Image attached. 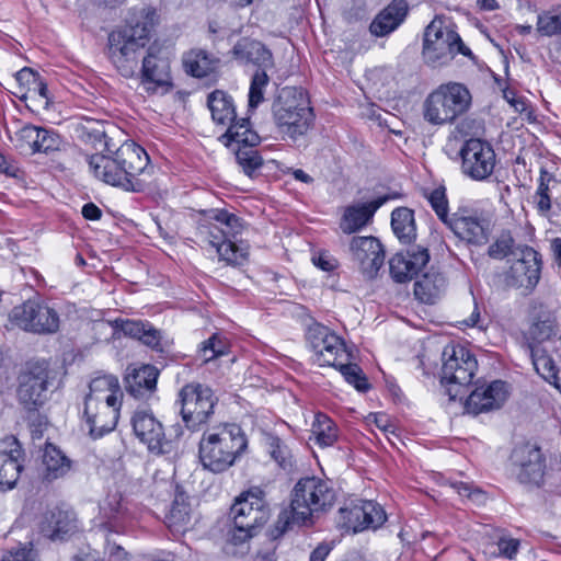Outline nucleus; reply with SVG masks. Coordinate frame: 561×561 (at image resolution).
<instances>
[{"mask_svg": "<svg viewBox=\"0 0 561 561\" xmlns=\"http://www.w3.org/2000/svg\"><path fill=\"white\" fill-rule=\"evenodd\" d=\"M537 30L546 36H557L554 46L561 56V10L539 15Z\"/></svg>", "mask_w": 561, "mask_h": 561, "instance_id": "48", "label": "nucleus"}, {"mask_svg": "<svg viewBox=\"0 0 561 561\" xmlns=\"http://www.w3.org/2000/svg\"><path fill=\"white\" fill-rule=\"evenodd\" d=\"M519 548V540L511 537H501L497 541L499 554L513 559Z\"/></svg>", "mask_w": 561, "mask_h": 561, "instance_id": "54", "label": "nucleus"}, {"mask_svg": "<svg viewBox=\"0 0 561 561\" xmlns=\"http://www.w3.org/2000/svg\"><path fill=\"white\" fill-rule=\"evenodd\" d=\"M78 137L85 144L92 145L95 149L105 147L106 133L101 123H90L81 125L77 128Z\"/></svg>", "mask_w": 561, "mask_h": 561, "instance_id": "51", "label": "nucleus"}, {"mask_svg": "<svg viewBox=\"0 0 561 561\" xmlns=\"http://www.w3.org/2000/svg\"><path fill=\"white\" fill-rule=\"evenodd\" d=\"M424 197L430 203L438 219L447 226L450 221L451 215L449 214L446 188L444 186H438L430 192H424Z\"/></svg>", "mask_w": 561, "mask_h": 561, "instance_id": "50", "label": "nucleus"}, {"mask_svg": "<svg viewBox=\"0 0 561 561\" xmlns=\"http://www.w3.org/2000/svg\"><path fill=\"white\" fill-rule=\"evenodd\" d=\"M236 160L243 173L251 179L260 175L263 167V159L253 147L239 148L236 152Z\"/></svg>", "mask_w": 561, "mask_h": 561, "instance_id": "47", "label": "nucleus"}, {"mask_svg": "<svg viewBox=\"0 0 561 561\" xmlns=\"http://www.w3.org/2000/svg\"><path fill=\"white\" fill-rule=\"evenodd\" d=\"M28 93H32L34 96L37 95L42 99L45 105H48V89L47 84L39 77L35 83L27 90Z\"/></svg>", "mask_w": 561, "mask_h": 561, "instance_id": "60", "label": "nucleus"}, {"mask_svg": "<svg viewBox=\"0 0 561 561\" xmlns=\"http://www.w3.org/2000/svg\"><path fill=\"white\" fill-rule=\"evenodd\" d=\"M409 5L405 0H392L382 9L369 25L370 33L383 37L394 32L405 20Z\"/></svg>", "mask_w": 561, "mask_h": 561, "instance_id": "30", "label": "nucleus"}, {"mask_svg": "<svg viewBox=\"0 0 561 561\" xmlns=\"http://www.w3.org/2000/svg\"><path fill=\"white\" fill-rule=\"evenodd\" d=\"M156 23V10L141 8L134 12L127 25L110 33L107 56L122 77H137L142 50Z\"/></svg>", "mask_w": 561, "mask_h": 561, "instance_id": "1", "label": "nucleus"}, {"mask_svg": "<svg viewBox=\"0 0 561 561\" xmlns=\"http://www.w3.org/2000/svg\"><path fill=\"white\" fill-rule=\"evenodd\" d=\"M24 451L14 436L0 440V491L15 486L23 469Z\"/></svg>", "mask_w": 561, "mask_h": 561, "instance_id": "23", "label": "nucleus"}, {"mask_svg": "<svg viewBox=\"0 0 561 561\" xmlns=\"http://www.w3.org/2000/svg\"><path fill=\"white\" fill-rule=\"evenodd\" d=\"M313 264L325 272H331L336 267V260L327 253H319L312 257Z\"/></svg>", "mask_w": 561, "mask_h": 561, "instance_id": "58", "label": "nucleus"}, {"mask_svg": "<svg viewBox=\"0 0 561 561\" xmlns=\"http://www.w3.org/2000/svg\"><path fill=\"white\" fill-rule=\"evenodd\" d=\"M49 370L44 363L30 366L28 370L21 375L18 398L27 410H36L42 405L47 396Z\"/></svg>", "mask_w": 561, "mask_h": 561, "instance_id": "20", "label": "nucleus"}, {"mask_svg": "<svg viewBox=\"0 0 561 561\" xmlns=\"http://www.w3.org/2000/svg\"><path fill=\"white\" fill-rule=\"evenodd\" d=\"M462 324L470 327V328H477L480 331H484L486 329L485 318L481 317V311L477 305H474V308H473L470 317L462 320Z\"/></svg>", "mask_w": 561, "mask_h": 561, "instance_id": "56", "label": "nucleus"}, {"mask_svg": "<svg viewBox=\"0 0 561 561\" xmlns=\"http://www.w3.org/2000/svg\"><path fill=\"white\" fill-rule=\"evenodd\" d=\"M207 105L213 121L218 125H230L237 118L231 96L221 90H215L208 95Z\"/></svg>", "mask_w": 561, "mask_h": 561, "instance_id": "36", "label": "nucleus"}, {"mask_svg": "<svg viewBox=\"0 0 561 561\" xmlns=\"http://www.w3.org/2000/svg\"><path fill=\"white\" fill-rule=\"evenodd\" d=\"M335 492L329 483L317 477L300 479L291 491V522L306 525L312 515L333 505Z\"/></svg>", "mask_w": 561, "mask_h": 561, "instance_id": "8", "label": "nucleus"}, {"mask_svg": "<svg viewBox=\"0 0 561 561\" xmlns=\"http://www.w3.org/2000/svg\"><path fill=\"white\" fill-rule=\"evenodd\" d=\"M387 519L385 510L374 501L357 500L337 512L336 524L340 528L354 534L377 529Z\"/></svg>", "mask_w": 561, "mask_h": 561, "instance_id": "16", "label": "nucleus"}, {"mask_svg": "<svg viewBox=\"0 0 561 561\" xmlns=\"http://www.w3.org/2000/svg\"><path fill=\"white\" fill-rule=\"evenodd\" d=\"M191 522L192 508L188 497L183 493H178L165 516V524L174 533H185L191 527Z\"/></svg>", "mask_w": 561, "mask_h": 561, "instance_id": "37", "label": "nucleus"}, {"mask_svg": "<svg viewBox=\"0 0 561 561\" xmlns=\"http://www.w3.org/2000/svg\"><path fill=\"white\" fill-rule=\"evenodd\" d=\"M268 83L266 70H256L249 90V107L256 108L264 100V89Z\"/></svg>", "mask_w": 561, "mask_h": 561, "instance_id": "53", "label": "nucleus"}, {"mask_svg": "<svg viewBox=\"0 0 561 561\" xmlns=\"http://www.w3.org/2000/svg\"><path fill=\"white\" fill-rule=\"evenodd\" d=\"M248 439L237 424H225L204 432L199 442L203 467L214 473L228 470L245 453Z\"/></svg>", "mask_w": 561, "mask_h": 561, "instance_id": "5", "label": "nucleus"}, {"mask_svg": "<svg viewBox=\"0 0 561 561\" xmlns=\"http://www.w3.org/2000/svg\"><path fill=\"white\" fill-rule=\"evenodd\" d=\"M14 142L21 152L28 154H49L60 150L62 146V140L57 133L31 124L22 126L15 133Z\"/></svg>", "mask_w": 561, "mask_h": 561, "instance_id": "21", "label": "nucleus"}, {"mask_svg": "<svg viewBox=\"0 0 561 561\" xmlns=\"http://www.w3.org/2000/svg\"><path fill=\"white\" fill-rule=\"evenodd\" d=\"M131 425L135 435L149 450L161 451L165 435L161 422L151 412L136 411L131 417Z\"/></svg>", "mask_w": 561, "mask_h": 561, "instance_id": "28", "label": "nucleus"}, {"mask_svg": "<svg viewBox=\"0 0 561 561\" xmlns=\"http://www.w3.org/2000/svg\"><path fill=\"white\" fill-rule=\"evenodd\" d=\"M316 444L320 447H330L339 438L336 424L324 413H317L311 426Z\"/></svg>", "mask_w": 561, "mask_h": 561, "instance_id": "44", "label": "nucleus"}, {"mask_svg": "<svg viewBox=\"0 0 561 561\" xmlns=\"http://www.w3.org/2000/svg\"><path fill=\"white\" fill-rule=\"evenodd\" d=\"M306 340L320 366H336L337 363L352 358L343 339L325 325L311 324L307 330Z\"/></svg>", "mask_w": 561, "mask_h": 561, "instance_id": "15", "label": "nucleus"}, {"mask_svg": "<svg viewBox=\"0 0 561 561\" xmlns=\"http://www.w3.org/2000/svg\"><path fill=\"white\" fill-rule=\"evenodd\" d=\"M39 78V75L31 68H23L15 73V79L21 85L27 87V90L35 83Z\"/></svg>", "mask_w": 561, "mask_h": 561, "instance_id": "57", "label": "nucleus"}, {"mask_svg": "<svg viewBox=\"0 0 561 561\" xmlns=\"http://www.w3.org/2000/svg\"><path fill=\"white\" fill-rule=\"evenodd\" d=\"M122 397L115 376H101L91 380L84 399L83 417L93 438L102 437L115 428Z\"/></svg>", "mask_w": 561, "mask_h": 561, "instance_id": "3", "label": "nucleus"}, {"mask_svg": "<svg viewBox=\"0 0 561 561\" xmlns=\"http://www.w3.org/2000/svg\"><path fill=\"white\" fill-rule=\"evenodd\" d=\"M513 471L519 483L540 488L547 471V458L541 447L526 442L514 447L511 454Z\"/></svg>", "mask_w": 561, "mask_h": 561, "instance_id": "14", "label": "nucleus"}, {"mask_svg": "<svg viewBox=\"0 0 561 561\" xmlns=\"http://www.w3.org/2000/svg\"><path fill=\"white\" fill-rule=\"evenodd\" d=\"M336 368L341 371L343 377L348 383L354 385V387L359 391H366L369 388L366 377L363 375V370L357 364L348 362L337 363Z\"/></svg>", "mask_w": 561, "mask_h": 561, "instance_id": "52", "label": "nucleus"}, {"mask_svg": "<svg viewBox=\"0 0 561 561\" xmlns=\"http://www.w3.org/2000/svg\"><path fill=\"white\" fill-rule=\"evenodd\" d=\"M121 330L125 335L139 340L142 344L153 350H158L160 346V331L148 322L124 320L121 322Z\"/></svg>", "mask_w": 561, "mask_h": 561, "instance_id": "39", "label": "nucleus"}, {"mask_svg": "<svg viewBox=\"0 0 561 561\" xmlns=\"http://www.w3.org/2000/svg\"><path fill=\"white\" fill-rule=\"evenodd\" d=\"M11 322L33 333H55L59 328L58 313L37 300H27L12 309Z\"/></svg>", "mask_w": 561, "mask_h": 561, "instance_id": "17", "label": "nucleus"}, {"mask_svg": "<svg viewBox=\"0 0 561 561\" xmlns=\"http://www.w3.org/2000/svg\"><path fill=\"white\" fill-rule=\"evenodd\" d=\"M241 228V221L234 214L216 209L209 219L198 225L196 238L202 244L214 248L220 261L229 265H241L249 250L245 243L237 241Z\"/></svg>", "mask_w": 561, "mask_h": 561, "instance_id": "4", "label": "nucleus"}, {"mask_svg": "<svg viewBox=\"0 0 561 561\" xmlns=\"http://www.w3.org/2000/svg\"><path fill=\"white\" fill-rule=\"evenodd\" d=\"M331 550L332 547L329 543L322 542L311 552L309 561H325Z\"/></svg>", "mask_w": 561, "mask_h": 561, "instance_id": "61", "label": "nucleus"}, {"mask_svg": "<svg viewBox=\"0 0 561 561\" xmlns=\"http://www.w3.org/2000/svg\"><path fill=\"white\" fill-rule=\"evenodd\" d=\"M0 172L11 178H20V168L11 162L4 154L0 153Z\"/></svg>", "mask_w": 561, "mask_h": 561, "instance_id": "59", "label": "nucleus"}, {"mask_svg": "<svg viewBox=\"0 0 561 561\" xmlns=\"http://www.w3.org/2000/svg\"><path fill=\"white\" fill-rule=\"evenodd\" d=\"M158 376V369L151 365L133 368L125 377V388L134 398L147 399L157 388Z\"/></svg>", "mask_w": 561, "mask_h": 561, "instance_id": "32", "label": "nucleus"}, {"mask_svg": "<svg viewBox=\"0 0 561 561\" xmlns=\"http://www.w3.org/2000/svg\"><path fill=\"white\" fill-rule=\"evenodd\" d=\"M504 98L515 108L516 112L523 113L526 111V102L523 99L517 98L513 91L505 90Z\"/></svg>", "mask_w": 561, "mask_h": 561, "instance_id": "62", "label": "nucleus"}, {"mask_svg": "<svg viewBox=\"0 0 561 561\" xmlns=\"http://www.w3.org/2000/svg\"><path fill=\"white\" fill-rule=\"evenodd\" d=\"M477 369L478 362L466 347L447 345L444 348L440 382L450 400H462Z\"/></svg>", "mask_w": 561, "mask_h": 561, "instance_id": "9", "label": "nucleus"}, {"mask_svg": "<svg viewBox=\"0 0 561 561\" xmlns=\"http://www.w3.org/2000/svg\"><path fill=\"white\" fill-rule=\"evenodd\" d=\"M78 519L73 511L61 507L48 510L39 523L41 534L53 540H66L78 531Z\"/></svg>", "mask_w": 561, "mask_h": 561, "instance_id": "27", "label": "nucleus"}, {"mask_svg": "<svg viewBox=\"0 0 561 561\" xmlns=\"http://www.w3.org/2000/svg\"><path fill=\"white\" fill-rule=\"evenodd\" d=\"M232 55L242 64L257 66V70H266L273 66L272 53L259 41L241 38L233 46Z\"/></svg>", "mask_w": 561, "mask_h": 561, "instance_id": "33", "label": "nucleus"}, {"mask_svg": "<svg viewBox=\"0 0 561 561\" xmlns=\"http://www.w3.org/2000/svg\"><path fill=\"white\" fill-rule=\"evenodd\" d=\"M185 71L193 77L204 78L215 69L211 56L203 49H192L183 56Z\"/></svg>", "mask_w": 561, "mask_h": 561, "instance_id": "43", "label": "nucleus"}, {"mask_svg": "<svg viewBox=\"0 0 561 561\" xmlns=\"http://www.w3.org/2000/svg\"><path fill=\"white\" fill-rule=\"evenodd\" d=\"M550 250L553 261L559 267H561V238H553L550 241Z\"/></svg>", "mask_w": 561, "mask_h": 561, "instance_id": "64", "label": "nucleus"}, {"mask_svg": "<svg viewBox=\"0 0 561 561\" xmlns=\"http://www.w3.org/2000/svg\"><path fill=\"white\" fill-rule=\"evenodd\" d=\"M519 245L515 243V239L510 230H502L494 241L489 244L486 254L493 260H504L510 255L517 256V248Z\"/></svg>", "mask_w": 561, "mask_h": 561, "instance_id": "46", "label": "nucleus"}, {"mask_svg": "<svg viewBox=\"0 0 561 561\" xmlns=\"http://www.w3.org/2000/svg\"><path fill=\"white\" fill-rule=\"evenodd\" d=\"M233 528L228 541L234 546L242 545L252 538L256 529L263 526L270 517V508L264 499V492L254 488L241 494L230 508Z\"/></svg>", "mask_w": 561, "mask_h": 561, "instance_id": "7", "label": "nucleus"}, {"mask_svg": "<svg viewBox=\"0 0 561 561\" xmlns=\"http://www.w3.org/2000/svg\"><path fill=\"white\" fill-rule=\"evenodd\" d=\"M353 259L367 277L377 275L385 262V251L381 243L375 237H353L350 243Z\"/></svg>", "mask_w": 561, "mask_h": 561, "instance_id": "25", "label": "nucleus"}, {"mask_svg": "<svg viewBox=\"0 0 561 561\" xmlns=\"http://www.w3.org/2000/svg\"><path fill=\"white\" fill-rule=\"evenodd\" d=\"M81 213L88 220H99L102 216V210L93 203L83 205Z\"/></svg>", "mask_w": 561, "mask_h": 561, "instance_id": "63", "label": "nucleus"}, {"mask_svg": "<svg viewBox=\"0 0 561 561\" xmlns=\"http://www.w3.org/2000/svg\"><path fill=\"white\" fill-rule=\"evenodd\" d=\"M468 248L486 245L493 232L491 219L481 210L459 208L446 226Z\"/></svg>", "mask_w": 561, "mask_h": 561, "instance_id": "13", "label": "nucleus"}, {"mask_svg": "<svg viewBox=\"0 0 561 561\" xmlns=\"http://www.w3.org/2000/svg\"><path fill=\"white\" fill-rule=\"evenodd\" d=\"M461 171L474 181H483L491 176L496 164L493 147L480 138L466 140L460 149Z\"/></svg>", "mask_w": 561, "mask_h": 561, "instance_id": "18", "label": "nucleus"}, {"mask_svg": "<svg viewBox=\"0 0 561 561\" xmlns=\"http://www.w3.org/2000/svg\"><path fill=\"white\" fill-rule=\"evenodd\" d=\"M446 286V277L442 273L432 270L424 273L415 282L414 296L423 304L434 305L445 294Z\"/></svg>", "mask_w": 561, "mask_h": 561, "instance_id": "34", "label": "nucleus"}, {"mask_svg": "<svg viewBox=\"0 0 561 561\" xmlns=\"http://www.w3.org/2000/svg\"><path fill=\"white\" fill-rule=\"evenodd\" d=\"M538 187L534 195V203L536 205L537 211L541 216H547L551 209V198L549 195V184L550 182H556L554 176L550 174L547 170H540V176L538 181Z\"/></svg>", "mask_w": 561, "mask_h": 561, "instance_id": "49", "label": "nucleus"}, {"mask_svg": "<svg viewBox=\"0 0 561 561\" xmlns=\"http://www.w3.org/2000/svg\"><path fill=\"white\" fill-rule=\"evenodd\" d=\"M470 104L471 94L463 84H442L426 98L423 105L424 118L433 125L451 123L466 113Z\"/></svg>", "mask_w": 561, "mask_h": 561, "instance_id": "10", "label": "nucleus"}, {"mask_svg": "<svg viewBox=\"0 0 561 561\" xmlns=\"http://www.w3.org/2000/svg\"><path fill=\"white\" fill-rule=\"evenodd\" d=\"M230 352L227 340L218 333H214L209 339L201 343L196 358L203 364L227 355Z\"/></svg>", "mask_w": 561, "mask_h": 561, "instance_id": "45", "label": "nucleus"}, {"mask_svg": "<svg viewBox=\"0 0 561 561\" xmlns=\"http://www.w3.org/2000/svg\"><path fill=\"white\" fill-rule=\"evenodd\" d=\"M263 440L271 458L282 469L290 470L294 467V456L285 440L273 433H264Z\"/></svg>", "mask_w": 561, "mask_h": 561, "instance_id": "42", "label": "nucleus"}, {"mask_svg": "<svg viewBox=\"0 0 561 561\" xmlns=\"http://www.w3.org/2000/svg\"><path fill=\"white\" fill-rule=\"evenodd\" d=\"M391 227L402 243L410 244L416 238L414 211L408 207H398L391 214Z\"/></svg>", "mask_w": 561, "mask_h": 561, "instance_id": "40", "label": "nucleus"}, {"mask_svg": "<svg viewBox=\"0 0 561 561\" xmlns=\"http://www.w3.org/2000/svg\"><path fill=\"white\" fill-rule=\"evenodd\" d=\"M531 343L529 347L540 345L551 348L558 360H561V327L553 316H546L535 321L529 331Z\"/></svg>", "mask_w": 561, "mask_h": 561, "instance_id": "29", "label": "nucleus"}, {"mask_svg": "<svg viewBox=\"0 0 561 561\" xmlns=\"http://www.w3.org/2000/svg\"><path fill=\"white\" fill-rule=\"evenodd\" d=\"M428 262V250L421 245H412L404 252H399L390 259L389 270L391 277L397 283L411 280Z\"/></svg>", "mask_w": 561, "mask_h": 561, "instance_id": "24", "label": "nucleus"}, {"mask_svg": "<svg viewBox=\"0 0 561 561\" xmlns=\"http://www.w3.org/2000/svg\"><path fill=\"white\" fill-rule=\"evenodd\" d=\"M227 146L231 142L254 147L260 142L259 135L250 127L249 118L234 119L228 125L227 131L220 137Z\"/></svg>", "mask_w": 561, "mask_h": 561, "instance_id": "41", "label": "nucleus"}, {"mask_svg": "<svg viewBox=\"0 0 561 561\" xmlns=\"http://www.w3.org/2000/svg\"><path fill=\"white\" fill-rule=\"evenodd\" d=\"M530 355L533 365L538 375H540L546 381L553 385L560 377L559 370L556 365V353H551V348L542 347L540 345L531 346Z\"/></svg>", "mask_w": 561, "mask_h": 561, "instance_id": "38", "label": "nucleus"}, {"mask_svg": "<svg viewBox=\"0 0 561 561\" xmlns=\"http://www.w3.org/2000/svg\"><path fill=\"white\" fill-rule=\"evenodd\" d=\"M71 460L55 445L47 443L43 455V479L51 482L71 470Z\"/></svg>", "mask_w": 561, "mask_h": 561, "instance_id": "35", "label": "nucleus"}, {"mask_svg": "<svg viewBox=\"0 0 561 561\" xmlns=\"http://www.w3.org/2000/svg\"><path fill=\"white\" fill-rule=\"evenodd\" d=\"M149 156L135 142H125L112 154H87L92 174L100 181L128 192H139L144 182L138 179L149 165Z\"/></svg>", "mask_w": 561, "mask_h": 561, "instance_id": "2", "label": "nucleus"}, {"mask_svg": "<svg viewBox=\"0 0 561 561\" xmlns=\"http://www.w3.org/2000/svg\"><path fill=\"white\" fill-rule=\"evenodd\" d=\"M273 116L279 131L291 140L307 134L313 123V111L306 91L285 87L273 104Z\"/></svg>", "mask_w": 561, "mask_h": 561, "instance_id": "6", "label": "nucleus"}, {"mask_svg": "<svg viewBox=\"0 0 561 561\" xmlns=\"http://www.w3.org/2000/svg\"><path fill=\"white\" fill-rule=\"evenodd\" d=\"M518 255L514 256L510 268L505 273V282L511 287L534 288L539 279L542 260L539 252L529 245H519Z\"/></svg>", "mask_w": 561, "mask_h": 561, "instance_id": "19", "label": "nucleus"}, {"mask_svg": "<svg viewBox=\"0 0 561 561\" xmlns=\"http://www.w3.org/2000/svg\"><path fill=\"white\" fill-rule=\"evenodd\" d=\"M2 561H37L36 553L32 549L20 548L10 551Z\"/></svg>", "mask_w": 561, "mask_h": 561, "instance_id": "55", "label": "nucleus"}, {"mask_svg": "<svg viewBox=\"0 0 561 561\" xmlns=\"http://www.w3.org/2000/svg\"><path fill=\"white\" fill-rule=\"evenodd\" d=\"M136 78L148 92H156L159 88L169 90L172 88L170 62L151 49L141 59V67Z\"/></svg>", "mask_w": 561, "mask_h": 561, "instance_id": "26", "label": "nucleus"}, {"mask_svg": "<svg viewBox=\"0 0 561 561\" xmlns=\"http://www.w3.org/2000/svg\"><path fill=\"white\" fill-rule=\"evenodd\" d=\"M507 397V383L502 380H494L476 387L468 396L465 408L468 413L478 415L500 409Z\"/></svg>", "mask_w": 561, "mask_h": 561, "instance_id": "22", "label": "nucleus"}, {"mask_svg": "<svg viewBox=\"0 0 561 561\" xmlns=\"http://www.w3.org/2000/svg\"><path fill=\"white\" fill-rule=\"evenodd\" d=\"M179 402L185 426L191 431H198L214 415L217 398L210 387L199 382H190L181 388Z\"/></svg>", "mask_w": 561, "mask_h": 561, "instance_id": "12", "label": "nucleus"}, {"mask_svg": "<svg viewBox=\"0 0 561 561\" xmlns=\"http://www.w3.org/2000/svg\"><path fill=\"white\" fill-rule=\"evenodd\" d=\"M457 54L471 56V50L465 46L456 31L444 26L440 20H433L424 31V62L433 68L442 67L449 64Z\"/></svg>", "mask_w": 561, "mask_h": 561, "instance_id": "11", "label": "nucleus"}, {"mask_svg": "<svg viewBox=\"0 0 561 561\" xmlns=\"http://www.w3.org/2000/svg\"><path fill=\"white\" fill-rule=\"evenodd\" d=\"M389 196H380L377 199L347 206L341 218L340 228L344 233L351 234L365 227L373 218L376 210L389 201Z\"/></svg>", "mask_w": 561, "mask_h": 561, "instance_id": "31", "label": "nucleus"}]
</instances>
